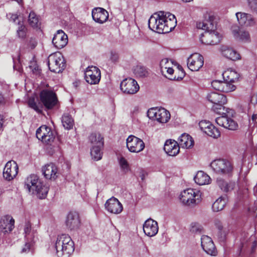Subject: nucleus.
<instances>
[{"label": "nucleus", "instance_id": "f257e3e1", "mask_svg": "<svg viewBox=\"0 0 257 257\" xmlns=\"http://www.w3.org/2000/svg\"><path fill=\"white\" fill-rule=\"evenodd\" d=\"M177 24L175 16L169 13L160 12L155 14L149 20V28L158 33H168L172 31Z\"/></svg>", "mask_w": 257, "mask_h": 257}, {"label": "nucleus", "instance_id": "f03ea898", "mask_svg": "<svg viewBox=\"0 0 257 257\" xmlns=\"http://www.w3.org/2000/svg\"><path fill=\"white\" fill-rule=\"evenodd\" d=\"M225 103H218L213 104L212 109L221 116L215 119L216 122L220 126L230 130H235L238 127L237 123L232 118L228 117L226 113L227 110L223 105Z\"/></svg>", "mask_w": 257, "mask_h": 257}, {"label": "nucleus", "instance_id": "7ed1b4c3", "mask_svg": "<svg viewBox=\"0 0 257 257\" xmlns=\"http://www.w3.org/2000/svg\"><path fill=\"white\" fill-rule=\"evenodd\" d=\"M58 257H69L74 251V242L67 234L58 236L55 244Z\"/></svg>", "mask_w": 257, "mask_h": 257}, {"label": "nucleus", "instance_id": "20e7f679", "mask_svg": "<svg viewBox=\"0 0 257 257\" xmlns=\"http://www.w3.org/2000/svg\"><path fill=\"white\" fill-rule=\"evenodd\" d=\"M180 199L184 204L194 206L201 202V193L200 191L188 188L181 192Z\"/></svg>", "mask_w": 257, "mask_h": 257}, {"label": "nucleus", "instance_id": "39448f33", "mask_svg": "<svg viewBox=\"0 0 257 257\" xmlns=\"http://www.w3.org/2000/svg\"><path fill=\"white\" fill-rule=\"evenodd\" d=\"M50 70L55 73L61 72L66 67V63L63 56L59 54L50 55L48 59Z\"/></svg>", "mask_w": 257, "mask_h": 257}, {"label": "nucleus", "instance_id": "423d86ee", "mask_svg": "<svg viewBox=\"0 0 257 257\" xmlns=\"http://www.w3.org/2000/svg\"><path fill=\"white\" fill-rule=\"evenodd\" d=\"M211 167L217 173L221 175H229L233 170L231 163L225 159H216L212 161Z\"/></svg>", "mask_w": 257, "mask_h": 257}, {"label": "nucleus", "instance_id": "0eeeda50", "mask_svg": "<svg viewBox=\"0 0 257 257\" xmlns=\"http://www.w3.org/2000/svg\"><path fill=\"white\" fill-rule=\"evenodd\" d=\"M148 116L160 123H166L170 119V112L164 108H151L147 112Z\"/></svg>", "mask_w": 257, "mask_h": 257}, {"label": "nucleus", "instance_id": "6e6552de", "mask_svg": "<svg viewBox=\"0 0 257 257\" xmlns=\"http://www.w3.org/2000/svg\"><path fill=\"white\" fill-rule=\"evenodd\" d=\"M40 97L41 101L48 109H52L58 103L56 93L51 90H42L40 94Z\"/></svg>", "mask_w": 257, "mask_h": 257}, {"label": "nucleus", "instance_id": "1a4fd4ad", "mask_svg": "<svg viewBox=\"0 0 257 257\" xmlns=\"http://www.w3.org/2000/svg\"><path fill=\"white\" fill-rule=\"evenodd\" d=\"M36 135L39 140L47 144H51L55 139L51 129L46 125H42L39 127Z\"/></svg>", "mask_w": 257, "mask_h": 257}, {"label": "nucleus", "instance_id": "9d476101", "mask_svg": "<svg viewBox=\"0 0 257 257\" xmlns=\"http://www.w3.org/2000/svg\"><path fill=\"white\" fill-rule=\"evenodd\" d=\"M121 90L125 94H134L139 90L140 87L137 82L134 79L129 78L124 79L120 84Z\"/></svg>", "mask_w": 257, "mask_h": 257}, {"label": "nucleus", "instance_id": "9b49d317", "mask_svg": "<svg viewBox=\"0 0 257 257\" xmlns=\"http://www.w3.org/2000/svg\"><path fill=\"white\" fill-rule=\"evenodd\" d=\"M101 78L100 70L96 67L91 66L87 68L85 72V79L90 84H96Z\"/></svg>", "mask_w": 257, "mask_h": 257}, {"label": "nucleus", "instance_id": "f8f14e48", "mask_svg": "<svg viewBox=\"0 0 257 257\" xmlns=\"http://www.w3.org/2000/svg\"><path fill=\"white\" fill-rule=\"evenodd\" d=\"M200 41L205 45H216L221 40V36L216 31H205L201 35Z\"/></svg>", "mask_w": 257, "mask_h": 257}, {"label": "nucleus", "instance_id": "ddd939ff", "mask_svg": "<svg viewBox=\"0 0 257 257\" xmlns=\"http://www.w3.org/2000/svg\"><path fill=\"white\" fill-rule=\"evenodd\" d=\"M126 147L130 152L139 153L144 150L145 144L141 139L131 135L126 139Z\"/></svg>", "mask_w": 257, "mask_h": 257}, {"label": "nucleus", "instance_id": "4468645a", "mask_svg": "<svg viewBox=\"0 0 257 257\" xmlns=\"http://www.w3.org/2000/svg\"><path fill=\"white\" fill-rule=\"evenodd\" d=\"M203 64V57L198 53L192 54L187 59L188 67L192 71H198Z\"/></svg>", "mask_w": 257, "mask_h": 257}, {"label": "nucleus", "instance_id": "2eb2a0df", "mask_svg": "<svg viewBox=\"0 0 257 257\" xmlns=\"http://www.w3.org/2000/svg\"><path fill=\"white\" fill-rule=\"evenodd\" d=\"M18 166L16 162L10 161L7 163L3 171V177L7 181L12 180L17 175Z\"/></svg>", "mask_w": 257, "mask_h": 257}, {"label": "nucleus", "instance_id": "dca6fc26", "mask_svg": "<svg viewBox=\"0 0 257 257\" xmlns=\"http://www.w3.org/2000/svg\"><path fill=\"white\" fill-rule=\"evenodd\" d=\"M65 225L70 230H76L78 229L80 225V220L78 213L69 212L65 220Z\"/></svg>", "mask_w": 257, "mask_h": 257}, {"label": "nucleus", "instance_id": "f3484780", "mask_svg": "<svg viewBox=\"0 0 257 257\" xmlns=\"http://www.w3.org/2000/svg\"><path fill=\"white\" fill-rule=\"evenodd\" d=\"M201 246L203 250L208 254L212 256L217 255V249L212 239L207 235H202L201 238Z\"/></svg>", "mask_w": 257, "mask_h": 257}, {"label": "nucleus", "instance_id": "a211bd4d", "mask_svg": "<svg viewBox=\"0 0 257 257\" xmlns=\"http://www.w3.org/2000/svg\"><path fill=\"white\" fill-rule=\"evenodd\" d=\"M105 209L110 213L119 214L123 209V207L118 200L114 197L108 199L105 203Z\"/></svg>", "mask_w": 257, "mask_h": 257}, {"label": "nucleus", "instance_id": "6ab92c4d", "mask_svg": "<svg viewBox=\"0 0 257 257\" xmlns=\"http://www.w3.org/2000/svg\"><path fill=\"white\" fill-rule=\"evenodd\" d=\"M15 220L9 215H5L0 219V231L4 234L10 232L14 228Z\"/></svg>", "mask_w": 257, "mask_h": 257}, {"label": "nucleus", "instance_id": "aec40b11", "mask_svg": "<svg viewBox=\"0 0 257 257\" xmlns=\"http://www.w3.org/2000/svg\"><path fill=\"white\" fill-rule=\"evenodd\" d=\"M68 43L67 35L61 30H58L52 39V43L57 49L64 48Z\"/></svg>", "mask_w": 257, "mask_h": 257}, {"label": "nucleus", "instance_id": "412c9836", "mask_svg": "<svg viewBox=\"0 0 257 257\" xmlns=\"http://www.w3.org/2000/svg\"><path fill=\"white\" fill-rule=\"evenodd\" d=\"M158 225L157 221L150 218L147 219L143 225V230L148 236H155L158 231Z\"/></svg>", "mask_w": 257, "mask_h": 257}, {"label": "nucleus", "instance_id": "4be33fe9", "mask_svg": "<svg viewBox=\"0 0 257 257\" xmlns=\"http://www.w3.org/2000/svg\"><path fill=\"white\" fill-rule=\"evenodd\" d=\"M236 16L241 25H245L246 27H253L256 25V20L251 14L238 12L236 14Z\"/></svg>", "mask_w": 257, "mask_h": 257}, {"label": "nucleus", "instance_id": "5701e85b", "mask_svg": "<svg viewBox=\"0 0 257 257\" xmlns=\"http://www.w3.org/2000/svg\"><path fill=\"white\" fill-rule=\"evenodd\" d=\"M232 32L234 37L238 40L245 43L251 41L249 33L245 30L240 29L238 26H233L232 28Z\"/></svg>", "mask_w": 257, "mask_h": 257}, {"label": "nucleus", "instance_id": "b1692460", "mask_svg": "<svg viewBox=\"0 0 257 257\" xmlns=\"http://www.w3.org/2000/svg\"><path fill=\"white\" fill-rule=\"evenodd\" d=\"M93 19L100 24H102L106 21L108 18V13L105 9L101 8H96L92 11Z\"/></svg>", "mask_w": 257, "mask_h": 257}, {"label": "nucleus", "instance_id": "393cba45", "mask_svg": "<svg viewBox=\"0 0 257 257\" xmlns=\"http://www.w3.org/2000/svg\"><path fill=\"white\" fill-rule=\"evenodd\" d=\"M164 150L168 155L175 156L179 152L180 147L177 142L174 140H169L166 141L164 147Z\"/></svg>", "mask_w": 257, "mask_h": 257}, {"label": "nucleus", "instance_id": "a878e982", "mask_svg": "<svg viewBox=\"0 0 257 257\" xmlns=\"http://www.w3.org/2000/svg\"><path fill=\"white\" fill-rule=\"evenodd\" d=\"M197 27L205 31H216V25L214 21L213 16L209 15L208 19L206 18L202 22L197 23Z\"/></svg>", "mask_w": 257, "mask_h": 257}, {"label": "nucleus", "instance_id": "bb28decb", "mask_svg": "<svg viewBox=\"0 0 257 257\" xmlns=\"http://www.w3.org/2000/svg\"><path fill=\"white\" fill-rule=\"evenodd\" d=\"M42 172L44 177L47 179L55 180L58 176V170L53 163L46 165L42 168Z\"/></svg>", "mask_w": 257, "mask_h": 257}, {"label": "nucleus", "instance_id": "cd10ccee", "mask_svg": "<svg viewBox=\"0 0 257 257\" xmlns=\"http://www.w3.org/2000/svg\"><path fill=\"white\" fill-rule=\"evenodd\" d=\"M39 182H41V181L37 175L34 174L31 175L25 180V188L29 192H32V193H34V190L38 187V186Z\"/></svg>", "mask_w": 257, "mask_h": 257}, {"label": "nucleus", "instance_id": "c85d7f7f", "mask_svg": "<svg viewBox=\"0 0 257 257\" xmlns=\"http://www.w3.org/2000/svg\"><path fill=\"white\" fill-rule=\"evenodd\" d=\"M220 50L222 56L228 59L235 61L239 59V54L234 49L227 46H222Z\"/></svg>", "mask_w": 257, "mask_h": 257}, {"label": "nucleus", "instance_id": "c756f323", "mask_svg": "<svg viewBox=\"0 0 257 257\" xmlns=\"http://www.w3.org/2000/svg\"><path fill=\"white\" fill-rule=\"evenodd\" d=\"M178 143L180 147L189 149L193 146L194 141L189 135L184 133L180 137Z\"/></svg>", "mask_w": 257, "mask_h": 257}, {"label": "nucleus", "instance_id": "7c9ffc66", "mask_svg": "<svg viewBox=\"0 0 257 257\" xmlns=\"http://www.w3.org/2000/svg\"><path fill=\"white\" fill-rule=\"evenodd\" d=\"M206 98L210 102L214 104L218 103H226V97L222 94L215 92L209 93Z\"/></svg>", "mask_w": 257, "mask_h": 257}, {"label": "nucleus", "instance_id": "2f4dec72", "mask_svg": "<svg viewBox=\"0 0 257 257\" xmlns=\"http://www.w3.org/2000/svg\"><path fill=\"white\" fill-rule=\"evenodd\" d=\"M222 76L225 81L229 82L232 84L237 81L239 77V74L232 69H227L223 73Z\"/></svg>", "mask_w": 257, "mask_h": 257}, {"label": "nucleus", "instance_id": "473e14b6", "mask_svg": "<svg viewBox=\"0 0 257 257\" xmlns=\"http://www.w3.org/2000/svg\"><path fill=\"white\" fill-rule=\"evenodd\" d=\"M195 182L199 185H204L210 183V177L203 171H198L194 177Z\"/></svg>", "mask_w": 257, "mask_h": 257}, {"label": "nucleus", "instance_id": "72a5a7b5", "mask_svg": "<svg viewBox=\"0 0 257 257\" xmlns=\"http://www.w3.org/2000/svg\"><path fill=\"white\" fill-rule=\"evenodd\" d=\"M216 182L219 187L225 192L232 190L235 186L234 182H227L221 178H217Z\"/></svg>", "mask_w": 257, "mask_h": 257}, {"label": "nucleus", "instance_id": "f704fd0d", "mask_svg": "<svg viewBox=\"0 0 257 257\" xmlns=\"http://www.w3.org/2000/svg\"><path fill=\"white\" fill-rule=\"evenodd\" d=\"M89 141L91 147L95 146H103V138L99 133H94L89 137Z\"/></svg>", "mask_w": 257, "mask_h": 257}, {"label": "nucleus", "instance_id": "c9c22d12", "mask_svg": "<svg viewBox=\"0 0 257 257\" xmlns=\"http://www.w3.org/2000/svg\"><path fill=\"white\" fill-rule=\"evenodd\" d=\"M37 189L34 190V193H36L38 197L40 199L45 198L48 192L49 187L46 184L42 182H39Z\"/></svg>", "mask_w": 257, "mask_h": 257}, {"label": "nucleus", "instance_id": "e433bc0d", "mask_svg": "<svg viewBox=\"0 0 257 257\" xmlns=\"http://www.w3.org/2000/svg\"><path fill=\"white\" fill-rule=\"evenodd\" d=\"M17 29V36L21 39H25L27 37V28L23 21H19Z\"/></svg>", "mask_w": 257, "mask_h": 257}, {"label": "nucleus", "instance_id": "4c0bfd02", "mask_svg": "<svg viewBox=\"0 0 257 257\" xmlns=\"http://www.w3.org/2000/svg\"><path fill=\"white\" fill-rule=\"evenodd\" d=\"M62 123L65 128L70 130L73 126L74 120L69 114L65 113L62 117Z\"/></svg>", "mask_w": 257, "mask_h": 257}, {"label": "nucleus", "instance_id": "58836bf2", "mask_svg": "<svg viewBox=\"0 0 257 257\" xmlns=\"http://www.w3.org/2000/svg\"><path fill=\"white\" fill-rule=\"evenodd\" d=\"M226 204L225 197H220L218 198L212 204V209L214 212H218L222 210Z\"/></svg>", "mask_w": 257, "mask_h": 257}, {"label": "nucleus", "instance_id": "ea45409f", "mask_svg": "<svg viewBox=\"0 0 257 257\" xmlns=\"http://www.w3.org/2000/svg\"><path fill=\"white\" fill-rule=\"evenodd\" d=\"M24 232L25 233V239L26 240L34 241L35 237V231L34 230H32L31 224L29 221L25 223Z\"/></svg>", "mask_w": 257, "mask_h": 257}, {"label": "nucleus", "instance_id": "a19ab883", "mask_svg": "<svg viewBox=\"0 0 257 257\" xmlns=\"http://www.w3.org/2000/svg\"><path fill=\"white\" fill-rule=\"evenodd\" d=\"M103 147L99 146L91 147L90 154L93 160L98 161L101 159L102 155L101 149Z\"/></svg>", "mask_w": 257, "mask_h": 257}, {"label": "nucleus", "instance_id": "79ce46f5", "mask_svg": "<svg viewBox=\"0 0 257 257\" xmlns=\"http://www.w3.org/2000/svg\"><path fill=\"white\" fill-rule=\"evenodd\" d=\"M134 72L137 77H146L149 74L148 69L141 65L137 66L134 69Z\"/></svg>", "mask_w": 257, "mask_h": 257}, {"label": "nucleus", "instance_id": "37998d69", "mask_svg": "<svg viewBox=\"0 0 257 257\" xmlns=\"http://www.w3.org/2000/svg\"><path fill=\"white\" fill-rule=\"evenodd\" d=\"M236 89V86L230 83L229 82H227L224 80L223 81H222L221 91V92L228 93L235 90Z\"/></svg>", "mask_w": 257, "mask_h": 257}, {"label": "nucleus", "instance_id": "c03bdc74", "mask_svg": "<svg viewBox=\"0 0 257 257\" xmlns=\"http://www.w3.org/2000/svg\"><path fill=\"white\" fill-rule=\"evenodd\" d=\"M205 134L213 138H218L220 136V131L212 124L208 128Z\"/></svg>", "mask_w": 257, "mask_h": 257}, {"label": "nucleus", "instance_id": "a18cd8bd", "mask_svg": "<svg viewBox=\"0 0 257 257\" xmlns=\"http://www.w3.org/2000/svg\"><path fill=\"white\" fill-rule=\"evenodd\" d=\"M28 22L29 25L33 28L38 26V18L34 12H31L30 13L28 18Z\"/></svg>", "mask_w": 257, "mask_h": 257}, {"label": "nucleus", "instance_id": "49530a36", "mask_svg": "<svg viewBox=\"0 0 257 257\" xmlns=\"http://www.w3.org/2000/svg\"><path fill=\"white\" fill-rule=\"evenodd\" d=\"M28 103L30 107L34 109L37 112L41 113L42 111V105L40 104H37L35 102V98L34 97L29 98Z\"/></svg>", "mask_w": 257, "mask_h": 257}, {"label": "nucleus", "instance_id": "de8ad7c7", "mask_svg": "<svg viewBox=\"0 0 257 257\" xmlns=\"http://www.w3.org/2000/svg\"><path fill=\"white\" fill-rule=\"evenodd\" d=\"M203 230V227L198 223L193 222L191 224L190 231L194 233H201Z\"/></svg>", "mask_w": 257, "mask_h": 257}, {"label": "nucleus", "instance_id": "09e8293b", "mask_svg": "<svg viewBox=\"0 0 257 257\" xmlns=\"http://www.w3.org/2000/svg\"><path fill=\"white\" fill-rule=\"evenodd\" d=\"M247 4L250 12L257 14V0H247Z\"/></svg>", "mask_w": 257, "mask_h": 257}, {"label": "nucleus", "instance_id": "8fccbe9b", "mask_svg": "<svg viewBox=\"0 0 257 257\" xmlns=\"http://www.w3.org/2000/svg\"><path fill=\"white\" fill-rule=\"evenodd\" d=\"M166 71L169 75L168 76H166L168 79L171 80H181L183 78V77H177L176 76H173V74L174 73V70L173 68L170 67V66L166 68Z\"/></svg>", "mask_w": 257, "mask_h": 257}, {"label": "nucleus", "instance_id": "3c124183", "mask_svg": "<svg viewBox=\"0 0 257 257\" xmlns=\"http://www.w3.org/2000/svg\"><path fill=\"white\" fill-rule=\"evenodd\" d=\"M212 124V123L207 120H201L200 121L199 125L200 129L202 131H203L204 133L206 132V131L208 130V128Z\"/></svg>", "mask_w": 257, "mask_h": 257}, {"label": "nucleus", "instance_id": "603ef678", "mask_svg": "<svg viewBox=\"0 0 257 257\" xmlns=\"http://www.w3.org/2000/svg\"><path fill=\"white\" fill-rule=\"evenodd\" d=\"M119 164L121 168L124 171H127L128 170V165L127 161L123 157H121L119 159Z\"/></svg>", "mask_w": 257, "mask_h": 257}, {"label": "nucleus", "instance_id": "864d4df0", "mask_svg": "<svg viewBox=\"0 0 257 257\" xmlns=\"http://www.w3.org/2000/svg\"><path fill=\"white\" fill-rule=\"evenodd\" d=\"M169 61L170 60L168 58L163 59L161 61L160 65L162 72H164V69H166L167 67L170 66Z\"/></svg>", "mask_w": 257, "mask_h": 257}, {"label": "nucleus", "instance_id": "5fc2aeb1", "mask_svg": "<svg viewBox=\"0 0 257 257\" xmlns=\"http://www.w3.org/2000/svg\"><path fill=\"white\" fill-rule=\"evenodd\" d=\"M222 81L220 80H213L211 83L212 87L218 91H221Z\"/></svg>", "mask_w": 257, "mask_h": 257}, {"label": "nucleus", "instance_id": "6e6d98bb", "mask_svg": "<svg viewBox=\"0 0 257 257\" xmlns=\"http://www.w3.org/2000/svg\"><path fill=\"white\" fill-rule=\"evenodd\" d=\"M33 241H28L26 240V242L25 244V246L22 249L21 252L22 253H27L30 250L31 246L32 245V242Z\"/></svg>", "mask_w": 257, "mask_h": 257}, {"label": "nucleus", "instance_id": "4d7b16f0", "mask_svg": "<svg viewBox=\"0 0 257 257\" xmlns=\"http://www.w3.org/2000/svg\"><path fill=\"white\" fill-rule=\"evenodd\" d=\"M7 16L9 17L10 21L15 23L16 24H18V21H21L17 14H9L7 15Z\"/></svg>", "mask_w": 257, "mask_h": 257}, {"label": "nucleus", "instance_id": "13d9d810", "mask_svg": "<svg viewBox=\"0 0 257 257\" xmlns=\"http://www.w3.org/2000/svg\"><path fill=\"white\" fill-rule=\"evenodd\" d=\"M110 58L113 62H116L119 58L118 55L115 52H111Z\"/></svg>", "mask_w": 257, "mask_h": 257}, {"label": "nucleus", "instance_id": "bf43d9fd", "mask_svg": "<svg viewBox=\"0 0 257 257\" xmlns=\"http://www.w3.org/2000/svg\"><path fill=\"white\" fill-rule=\"evenodd\" d=\"M29 45L31 49H34L37 45V42L35 39L31 38L30 40Z\"/></svg>", "mask_w": 257, "mask_h": 257}, {"label": "nucleus", "instance_id": "052dcab7", "mask_svg": "<svg viewBox=\"0 0 257 257\" xmlns=\"http://www.w3.org/2000/svg\"><path fill=\"white\" fill-rule=\"evenodd\" d=\"M4 120L3 116L0 115V132H2L3 131V123H4Z\"/></svg>", "mask_w": 257, "mask_h": 257}, {"label": "nucleus", "instance_id": "680f3d73", "mask_svg": "<svg viewBox=\"0 0 257 257\" xmlns=\"http://www.w3.org/2000/svg\"><path fill=\"white\" fill-rule=\"evenodd\" d=\"M215 225L219 230H221L222 229V225L219 220H215Z\"/></svg>", "mask_w": 257, "mask_h": 257}, {"label": "nucleus", "instance_id": "e2e57ef3", "mask_svg": "<svg viewBox=\"0 0 257 257\" xmlns=\"http://www.w3.org/2000/svg\"><path fill=\"white\" fill-rule=\"evenodd\" d=\"M251 120L254 123H257V113L253 114L251 116Z\"/></svg>", "mask_w": 257, "mask_h": 257}, {"label": "nucleus", "instance_id": "0e129e2a", "mask_svg": "<svg viewBox=\"0 0 257 257\" xmlns=\"http://www.w3.org/2000/svg\"><path fill=\"white\" fill-rule=\"evenodd\" d=\"M4 102V97L3 95L0 93V105L3 104Z\"/></svg>", "mask_w": 257, "mask_h": 257}, {"label": "nucleus", "instance_id": "69168bd1", "mask_svg": "<svg viewBox=\"0 0 257 257\" xmlns=\"http://www.w3.org/2000/svg\"><path fill=\"white\" fill-rule=\"evenodd\" d=\"M178 68H179V70H181V71H182V73H183V76H182V77H184V72H183V70L182 67L181 66H178Z\"/></svg>", "mask_w": 257, "mask_h": 257}, {"label": "nucleus", "instance_id": "338daca9", "mask_svg": "<svg viewBox=\"0 0 257 257\" xmlns=\"http://www.w3.org/2000/svg\"><path fill=\"white\" fill-rule=\"evenodd\" d=\"M140 177H141V179L142 180H143L145 179V176L144 174H142Z\"/></svg>", "mask_w": 257, "mask_h": 257}, {"label": "nucleus", "instance_id": "774afa93", "mask_svg": "<svg viewBox=\"0 0 257 257\" xmlns=\"http://www.w3.org/2000/svg\"><path fill=\"white\" fill-rule=\"evenodd\" d=\"M242 247H245V244H244L243 243H242Z\"/></svg>", "mask_w": 257, "mask_h": 257}]
</instances>
